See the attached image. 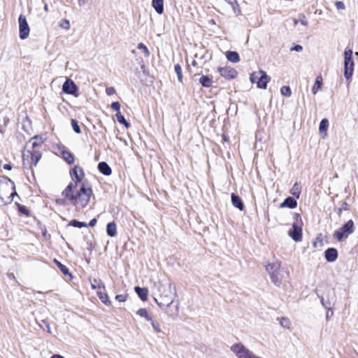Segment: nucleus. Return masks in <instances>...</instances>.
<instances>
[{
	"instance_id": "59",
	"label": "nucleus",
	"mask_w": 358,
	"mask_h": 358,
	"mask_svg": "<svg viewBox=\"0 0 358 358\" xmlns=\"http://www.w3.org/2000/svg\"><path fill=\"white\" fill-rule=\"evenodd\" d=\"M294 217L297 220L299 218L301 219L300 215L299 213H294Z\"/></svg>"
},
{
	"instance_id": "15",
	"label": "nucleus",
	"mask_w": 358,
	"mask_h": 358,
	"mask_svg": "<svg viewBox=\"0 0 358 358\" xmlns=\"http://www.w3.org/2000/svg\"><path fill=\"white\" fill-rule=\"evenodd\" d=\"M297 206V201L294 197H287L280 205V208H295Z\"/></svg>"
},
{
	"instance_id": "56",
	"label": "nucleus",
	"mask_w": 358,
	"mask_h": 358,
	"mask_svg": "<svg viewBox=\"0 0 358 358\" xmlns=\"http://www.w3.org/2000/svg\"><path fill=\"white\" fill-rule=\"evenodd\" d=\"M50 358H65L64 356L59 355V354H55L50 357Z\"/></svg>"
},
{
	"instance_id": "51",
	"label": "nucleus",
	"mask_w": 358,
	"mask_h": 358,
	"mask_svg": "<svg viewBox=\"0 0 358 358\" xmlns=\"http://www.w3.org/2000/svg\"><path fill=\"white\" fill-rule=\"evenodd\" d=\"M66 198L64 197V199H56V203L60 206H64L66 205Z\"/></svg>"
},
{
	"instance_id": "8",
	"label": "nucleus",
	"mask_w": 358,
	"mask_h": 358,
	"mask_svg": "<svg viewBox=\"0 0 358 358\" xmlns=\"http://www.w3.org/2000/svg\"><path fill=\"white\" fill-rule=\"evenodd\" d=\"M19 22V36L22 40L26 39L29 34V27L26 17L21 14L18 18Z\"/></svg>"
},
{
	"instance_id": "35",
	"label": "nucleus",
	"mask_w": 358,
	"mask_h": 358,
	"mask_svg": "<svg viewBox=\"0 0 358 358\" xmlns=\"http://www.w3.org/2000/svg\"><path fill=\"white\" fill-rule=\"evenodd\" d=\"M290 193L296 199H299L301 195V187L296 182L292 188L290 190Z\"/></svg>"
},
{
	"instance_id": "39",
	"label": "nucleus",
	"mask_w": 358,
	"mask_h": 358,
	"mask_svg": "<svg viewBox=\"0 0 358 358\" xmlns=\"http://www.w3.org/2000/svg\"><path fill=\"white\" fill-rule=\"evenodd\" d=\"M280 92L283 96H290L292 95V90L289 86H282L280 89Z\"/></svg>"
},
{
	"instance_id": "43",
	"label": "nucleus",
	"mask_w": 358,
	"mask_h": 358,
	"mask_svg": "<svg viewBox=\"0 0 358 358\" xmlns=\"http://www.w3.org/2000/svg\"><path fill=\"white\" fill-rule=\"evenodd\" d=\"M150 324L156 333H160L162 331V329L160 328L159 324L157 322H155L152 319V321H150Z\"/></svg>"
},
{
	"instance_id": "25",
	"label": "nucleus",
	"mask_w": 358,
	"mask_h": 358,
	"mask_svg": "<svg viewBox=\"0 0 358 358\" xmlns=\"http://www.w3.org/2000/svg\"><path fill=\"white\" fill-rule=\"evenodd\" d=\"M227 59L234 63H236L239 62L240 57L237 52L236 51H228L226 54Z\"/></svg>"
},
{
	"instance_id": "4",
	"label": "nucleus",
	"mask_w": 358,
	"mask_h": 358,
	"mask_svg": "<svg viewBox=\"0 0 358 358\" xmlns=\"http://www.w3.org/2000/svg\"><path fill=\"white\" fill-rule=\"evenodd\" d=\"M280 262L278 261L268 263L266 266V270L269 274L272 282L278 287H280L281 284V278L280 274Z\"/></svg>"
},
{
	"instance_id": "18",
	"label": "nucleus",
	"mask_w": 358,
	"mask_h": 358,
	"mask_svg": "<svg viewBox=\"0 0 358 358\" xmlns=\"http://www.w3.org/2000/svg\"><path fill=\"white\" fill-rule=\"evenodd\" d=\"M99 171L104 176H108L112 173V169L106 162H101L98 164Z\"/></svg>"
},
{
	"instance_id": "60",
	"label": "nucleus",
	"mask_w": 358,
	"mask_h": 358,
	"mask_svg": "<svg viewBox=\"0 0 358 358\" xmlns=\"http://www.w3.org/2000/svg\"><path fill=\"white\" fill-rule=\"evenodd\" d=\"M343 209L341 208H338L337 213L340 215L342 213Z\"/></svg>"
},
{
	"instance_id": "5",
	"label": "nucleus",
	"mask_w": 358,
	"mask_h": 358,
	"mask_svg": "<svg viewBox=\"0 0 358 358\" xmlns=\"http://www.w3.org/2000/svg\"><path fill=\"white\" fill-rule=\"evenodd\" d=\"M353 51L346 48L344 52V76L347 80L351 78L354 71Z\"/></svg>"
},
{
	"instance_id": "41",
	"label": "nucleus",
	"mask_w": 358,
	"mask_h": 358,
	"mask_svg": "<svg viewBox=\"0 0 358 358\" xmlns=\"http://www.w3.org/2000/svg\"><path fill=\"white\" fill-rule=\"evenodd\" d=\"M137 48L138 50H142L143 51L145 57H148L150 55L149 50L148 49L146 45L145 44H143V43H139L137 45Z\"/></svg>"
},
{
	"instance_id": "9",
	"label": "nucleus",
	"mask_w": 358,
	"mask_h": 358,
	"mask_svg": "<svg viewBox=\"0 0 358 358\" xmlns=\"http://www.w3.org/2000/svg\"><path fill=\"white\" fill-rule=\"evenodd\" d=\"M62 91L66 94L73 95L76 97L79 96L78 87L76 83L69 78H67L62 85Z\"/></svg>"
},
{
	"instance_id": "58",
	"label": "nucleus",
	"mask_w": 358,
	"mask_h": 358,
	"mask_svg": "<svg viewBox=\"0 0 358 358\" xmlns=\"http://www.w3.org/2000/svg\"><path fill=\"white\" fill-rule=\"evenodd\" d=\"M86 3V0H78V3L80 6L84 5Z\"/></svg>"
},
{
	"instance_id": "42",
	"label": "nucleus",
	"mask_w": 358,
	"mask_h": 358,
	"mask_svg": "<svg viewBox=\"0 0 358 358\" xmlns=\"http://www.w3.org/2000/svg\"><path fill=\"white\" fill-rule=\"evenodd\" d=\"M280 324L286 329H289L290 321L286 317H282L280 320Z\"/></svg>"
},
{
	"instance_id": "16",
	"label": "nucleus",
	"mask_w": 358,
	"mask_h": 358,
	"mask_svg": "<svg viewBox=\"0 0 358 358\" xmlns=\"http://www.w3.org/2000/svg\"><path fill=\"white\" fill-rule=\"evenodd\" d=\"M155 301L161 309H163L166 306H169L173 302V299L166 296H160L158 299H155Z\"/></svg>"
},
{
	"instance_id": "26",
	"label": "nucleus",
	"mask_w": 358,
	"mask_h": 358,
	"mask_svg": "<svg viewBox=\"0 0 358 358\" xmlns=\"http://www.w3.org/2000/svg\"><path fill=\"white\" fill-rule=\"evenodd\" d=\"M54 262L56 264L57 267L59 268V270L64 275L70 276L71 279L73 278L72 274L69 272V268L65 265L62 264L56 259H54Z\"/></svg>"
},
{
	"instance_id": "7",
	"label": "nucleus",
	"mask_w": 358,
	"mask_h": 358,
	"mask_svg": "<svg viewBox=\"0 0 358 358\" xmlns=\"http://www.w3.org/2000/svg\"><path fill=\"white\" fill-rule=\"evenodd\" d=\"M318 297L320 299V302L322 306L328 310H331V305L334 303L335 299V292L333 289H327V296H320L319 294H317Z\"/></svg>"
},
{
	"instance_id": "1",
	"label": "nucleus",
	"mask_w": 358,
	"mask_h": 358,
	"mask_svg": "<svg viewBox=\"0 0 358 358\" xmlns=\"http://www.w3.org/2000/svg\"><path fill=\"white\" fill-rule=\"evenodd\" d=\"M70 176L75 183L70 182L62 191V195L71 204L85 208L88 204L92 194L91 185L87 180H85L81 183L79 189H77L78 184L82 182L85 176L83 168L79 166H75L71 169Z\"/></svg>"
},
{
	"instance_id": "28",
	"label": "nucleus",
	"mask_w": 358,
	"mask_h": 358,
	"mask_svg": "<svg viewBox=\"0 0 358 358\" xmlns=\"http://www.w3.org/2000/svg\"><path fill=\"white\" fill-rule=\"evenodd\" d=\"M199 81L202 87H210L212 86L213 81L208 76H201Z\"/></svg>"
},
{
	"instance_id": "3",
	"label": "nucleus",
	"mask_w": 358,
	"mask_h": 358,
	"mask_svg": "<svg viewBox=\"0 0 358 358\" xmlns=\"http://www.w3.org/2000/svg\"><path fill=\"white\" fill-rule=\"evenodd\" d=\"M354 230V222L352 220H350L343 224L338 230L334 231V237L337 241L341 242L345 238H347L350 234H352Z\"/></svg>"
},
{
	"instance_id": "48",
	"label": "nucleus",
	"mask_w": 358,
	"mask_h": 358,
	"mask_svg": "<svg viewBox=\"0 0 358 358\" xmlns=\"http://www.w3.org/2000/svg\"><path fill=\"white\" fill-rule=\"evenodd\" d=\"M303 50V47L301 45H294L292 48H291V51L301 52Z\"/></svg>"
},
{
	"instance_id": "50",
	"label": "nucleus",
	"mask_w": 358,
	"mask_h": 358,
	"mask_svg": "<svg viewBox=\"0 0 358 358\" xmlns=\"http://www.w3.org/2000/svg\"><path fill=\"white\" fill-rule=\"evenodd\" d=\"M299 22H301V24H303L304 26L308 25V21L306 20V16L304 15H301L300 16Z\"/></svg>"
},
{
	"instance_id": "14",
	"label": "nucleus",
	"mask_w": 358,
	"mask_h": 358,
	"mask_svg": "<svg viewBox=\"0 0 358 358\" xmlns=\"http://www.w3.org/2000/svg\"><path fill=\"white\" fill-rule=\"evenodd\" d=\"M338 255V251L334 248H329L324 251V258L328 262H335Z\"/></svg>"
},
{
	"instance_id": "31",
	"label": "nucleus",
	"mask_w": 358,
	"mask_h": 358,
	"mask_svg": "<svg viewBox=\"0 0 358 358\" xmlns=\"http://www.w3.org/2000/svg\"><path fill=\"white\" fill-rule=\"evenodd\" d=\"M115 117L117 119V121L121 124H123L126 128H129L130 127L129 122H128L125 117L122 115L120 112H118L115 114Z\"/></svg>"
},
{
	"instance_id": "12",
	"label": "nucleus",
	"mask_w": 358,
	"mask_h": 358,
	"mask_svg": "<svg viewBox=\"0 0 358 358\" xmlns=\"http://www.w3.org/2000/svg\"><path fill=\"white\" fill-rule=\"evenodd\" d=\"M217 71L222 77L228 80L234 79L238 75L236 70L231 67H218Z\"/></svg>"
},
{
	"instance_id": "36",
	"label": "nucleus",
	"mask_w": 358,
	"mask_h": 358,
	"mask_svg": "<svg viewBox=\"0 0 358 358\" xmlns=\"http://www.w3.org/2000/svg\"><path fill=\"white\" fill-rule=\"evenodd\" d=\"M15 206L17 207V210L20 213L29 217L30 215V211L27 209L25 206L21 205L17 202H15Z\"/></svg>"
},
{
	"instance_id": "64",
	"label": "nucleus",
	"mask_w": 358,
	"mask_h": 358,
	"mask_svg": "<svg viewBox=\"0 0 358 358\" xmlns=\"http://www.w3.org/2000/svg\"><path fill=\"white\" fill-rule=\"evenodd\" d=\"M46 234H47L46 230H45L44 231H43V236H45Z\"/></svg>"
},
{
	"instance_id": "20",
	"label": "nucleus",
	"mask_w": 358,
	"mask_h": 358,
	"mask_svg": "<svg viewBox=\"0 0 358 358\" xmlns=\"http://www.w3.org/2000/svg\"><path fill=\"white\" fill-rule=\"evenodd\" d=\"M134 290H135L136 293L137 294L138 296L143 301H145L148 300V290L147 288L136 286V287H135Z\"/></svg>"
},
{
	"instance_id": "61",
	"label": "nucleus",
	"mask_w": 358,
	"mask_h": 358,
	"mask_svg": "<svg viewBox=\"0 0 358 358\" xmlns=\"http://www.w3.org/2000/svg\"><path fill=\"white\" fill-rule=\"evenodd\" d=\"M192 65L193 66H195L196 65V62L195 60H193L192 62Z\"/></svg>"
},
{
	"instance_id": "10",
	"label": "nucleus",
	"mask_w": 358,
	"mask_h": 358,
	"mask_svg": "<svg viewBox=\"0 0 358 358\" xmlns=\"http://www.w3.org/2000/svg\"><path fill=\"white\" fill-rule=\"evenodd\" d=\"M3 178L7 180V182H6L7 187H8V182H10L12 185L13 192L8 196H6V199H4L3 196L1 194H0V201L1 202L2 205H8V204L11 203V202L13 200L14 196L19 197V196L15 191V182L7 176H3Z\"/></svg>"
},
{
	"instance_id": "13",
	"label": "nucleus",
	"mask_w": 358,
	"mask_h": 358,
	"mask_svg": "<svg viewBox=\"0 0 358 358\" xmlns=\"http://www.w3.org/2000/svg\"><path fill=\"white\" fill-rule=\"evenodd\" d=\"M168 316L176 318L178 313V303L172 302L169 306H166L162 309Z\"/></svg>"
},
{
	"instance_id": "53",
	"label": "nucleus",
	"mask_w": 358,
	"mask_h": 358,
	"mask_svg": "<svg viewBox=\"0 0 358 358\" xmlns=\"http://www.w3.org/2000/svg\"><path fill=\"white\" fill-rule=\"evenodd\" d=\"M343 210H348V204L346 201H343L342 203V208Z\"/></svg>"
},
{
	"instance_id": "19",
	"label": "nucleus",
	"mask_w": 358,
	"mask_h": 358,
	"mask_svg": "<svg viewBox=\"0 0 358 358\" xmlns=\"http://www.w3.org/2000/svg\"><path fill=\"white\" fill-rule=\"evenodd\" d=\"M231 203L235 208L239 209L240 210H243L244 209L243 202L238 195L232 193L231 194Z\"/></svg>"
},
{
	"instance_id": "55",
	"label": "nucleus",
	"mask_w": 358,
	"mask_h": 358,
	"mask_svg": "<svg viewBox=\"0 0 358 358\" xmlns=\"http://www.w3.org/2000/svg\"><path fill=\"white\" fill-rule=\"evenodd\" d=\"M43 322L45 324V328H46L48 332L50 334L51 333V329H50V324L48 322H46L45 321H43Z\"/></svg>"
},
{
	"instance_id": "30",
	"label": "nucleus",
	"mask_w": 358,
	"mask_h": 358,
	"mask_svg": "<svg viewBox=\"0 0 358 358\" xmlns=\"http://www.w3.org/2000/svg\"><path fill=\"white\" fill-rule=\"evenodd\" d=\"M136 314L141 317H144L148 321H152V316L148 313L146 308H140L137 310Z\"/></svg>"
},
{
	"instance_id": "37",
	"label": "nucleus",
	"mask_w": 358,
	"mask_h": 358,
	"mask_svg": "<svg viewBox=\"0 0 358 358\" xmlns=\"http://www.w3.org/2000/svg\"><path fill=\"white\" fill-rule=\"evenodd\" d=\"M69 226H72L73 227L77 228H83V227H87V224L85 222L78 221L77 220H72L69 223Z\"/></svg>"
},
{
	"instance_id": "2",
	"label": "nucleus",
	"mask_w": 358,
	"mask_h": 358,
	"mask_svg": "<svg viewBox=\"0 0 358 358\" xmlns=\"http://www.w3.org/2000/svg\"><path fill=\"white\" fill-rule=\"evenodd\" d=\"M271 77L262 70L253 72L250 76V80L252 83H257V88L266 89L267 84L270 81Z\"/></svg>"
},
{
	"instance_id": "23",
	"label": "nucleus",
	"mask_w": 358,
	"mask_h": 358,
	"mask_svg": "<svg viewBox=\"0 0 358 358\" xmlns=\"http://www.w3.org/2000/svg\"><path fill=\"white\" fill-rule=\"evenodd\" d=\"M152 5L158 14H162L164 12V0H152Z\"/></svg>"
},
{
	"instance_id": "27",
	"label": "nucleus",
	"mask_w": 358,
	"mask_h": 358,
	"mask_svg": "<svg viewBox=\"0 0 358 358\" xmlns=\"http://www.w3.org/2000/svg\"><path fill=\"white\" fill-rule=\"evenodd\" d=\"M322 78L319 76L316 78L314 85L312 88V92L313 94H316L319 90L322 89Z\"/></svg>"
},
{
	"instance_id": "54",
	"label": "nucleus",
	"mask_w": 358,
	"mask_h": 358,
	"mask_svg": "<svg viewBox=\"0 0 358 358\" xmlns=\"http://www.w3.org/2000/svg\"><path fill=\"white\" fill-rule=\"evenodd\" d=\"M3 169L10 171L12 169V165L10 164H5L3 165Z\"/></svg>"
},
{
	"instance_id": "38",
	"label": "nucleus",
	"mask_w": 358,
	"mask_h": 358,
	"mask_svg": "<svg viewBox=\"0 0 358 358\" xmlns=\"http://www.w3.org/2000/svg\"><path fill=\"white\" fill-rule=\"evenodd\" d=\"M174 70L177 75L178 80L180 83H182V68L179 64H176L174 66Z\"/></svg>"
},
{
	"instance_id": "63",
	"label": "nucleus",
	"mask_w": 358,
	"mask_h": 358,
	"mask_svg": "<svg viewBox=\"0 0 358 358\" xmlns=\"http://www.w3.org/2000/svg\"><path fill=\"white\" fill-rule=\"evenodd\" d=\"M298 22H299V20H296V19H294V24L295 25H296V24H298Z\"/></svg>"
},
{
	"instance_id": "6",
	"label": "nucleus",
	"mask_w": 358,
	"mask_h": 358,
	"mask_svg": "<svg viewBox=\"0 0 358 358\" xmlns=\"http://www.w3.org/2000/svg\"><path fill=\"white\" fill-rule=\"evenodd\" d=\"M231 350L238 358H262L257 356L241 343H235L231 347Z\"/></svg>"
},
{
	"instance_id": "62",
	"label": "nucleus",
	"mask_w": 358,
	"mask_h": 358,
	"mask_svg": "<svg viewBox=\"0 0 358 358\" xmlns=\"http://www.w3.org/2000/svg\"><path fill=\"white\" fill-rule=\"evenodd\" d=\"M44 10H45V11H48V5H47V4H45V5L44 6Z\"/></svg>"
},
{
	"instance_id": "29",
	"label": "nucleus",
	"mask_w": 358,
	"mask_h": 358,
	"mask_svg": "<svg viewBox=\"0 0 358 358\" xmlns=\"http://www.w3.org/2000/svg\"><path fill=\"white\" fill-rule=\"evenodd\" d=\"M96 294H97V296H99V299L101 300V301L103 303H104L107 306L110 304V301L109 297L106 293L102 292L101 291H98L96 292Z\"/></svg>"
},
{
	"instance_id": "57",
	"label": "nucleus",
	"mask_w": 358,
	"mask_h": 358,
	"mask_svg": "<svg viewBox=\"0 0 358 358\" xmlns=\"http://www.w3.org/2000/svg\"><path fill=\"white\" fill-rule=\"evenodd\" d=\"M327 310V314H326V318L328 320L329 318V316H330L329 312H331V315H333V311H332V310Z\"/></svg>"
},
{
	"instance_id": "21",
	"label": "nucleus",
	"mask_w": 358,
	"mask_h": 358,
	"mask_svg": "<svg viewBox=\"0 0 358 358\" xmlns=\"http://www.w3.org/2000/svg\"><path fill=\"white\" fill-rule=\"evenodd\" d=\"M29 143H31V150H37L38 147L42 145L43 140L42 136L36 135L29 140Z\"/></svg>"
},
{
	"instance_id": "44",
	"label": "nucleus",
	"mask_w": 358,
	"mask_h": 358,
	"mask_svg": "<svg viewBox=\"0 0 358 358\" xmlns=\"http://www.w3.org/2000/svg\"><path fill=\"white\" fill-rule=\"evenodd\" d=\"M111 108L115 111H117V113L118 112H120V103L118 102V101H114L111 103Z\"/></svg>"
},
{
	"instance_id": "17",
	"label": "nucleus",
	"mask_w": 358,
	"mask_h": 358,
	"mask_svg": "<svg viewBox=\"0 0 358 358\" xmlns=\"http://www.w3.org/2000/svg\"><path fill=\"white\" fill-rule=\"evenodd\" d=\"M27 152L29 154L31 157V164L36 166L38 161L41 159L42 154L38 150H27Z\"/></svg>"
},
{
	"instance_id": "52",
	"label": "nucleus",
	"mask_w": 358,
	"mask_h": 358,
	"mask_svg": "<svg viewBox=\"0 0 358 358\" xmlns=\"http://www.w3.org/2000/svg\"><path fill=\"white\" fill-rule=\"evenodd\" d=\"M96 222H97L96 219V218H93L87 224V227L89 226V227H94L96 225Z\"/></svg>"
},
{
	"instance_id": "22",
	"label": "nucleus",
	"mask_w": 358,
	"mask_h": 358,
	"mask_svg": "<svg viewBox=\"0 0 358 358\" xmlns=\"http://www.w3.org/2000/svg\"><path fill=\"white\" fill-rule=\"evenodd\" d=\"M106 234L110 237H115L117 234V226L114 221L107 224Z\"/></svg>"
},
{
	"instance_id": "49",
	"label": "nucleus",
	"mask_w": 358,
	"mask_h": 358,
	"mask_svg": "<svg viewBox=\"0 0 358 358\" xmlns=\"http://www.w3.org/2000/svg\"><path fill=\"white\" fill-rule=\"evenodd\" d=\"M61 27L65 29H69L70 27V23L68 20H64L63 22L61 24Z\"/></svg>"
},
{
	"instance_id": "34",
	"label": "nucleus",
	"mask_w": 358,
	"mask_h": 358,
	"mask_svg": "<svg viewBox=\"0 0 358 358\" xmlns=\"http://www.w3.org/2000/svg\"><path fill=\"white\" fill-rule=\"evenodd\" d=\"M91 287L93 289H96V288L105 289V285L99 279H94L92 281H91Z\"/></svg>"
},
{
	"instance_id": "47",
	"label": "nucleus",
	"mask_w": 358,
	"mask_h": 358,
	"mask_svg": "<svg viewBox=\"0 0 358 358\" xmlns=\"http://www.w3.org/2000/svg\"><path fill=\"white\" fill-rule=\"evenodd\" d=\"M107 95L110 96L115 93V90L113 87H109L106 89Z\"/></svg>"
},
{
	"instance_id": "32",
	"label": "nucleus",
	"mask_w": 358,
	"mask_h": 358,
	"mask_svg": "<svg viewBox=\"0 0 358 358\" xmlns=\"http://www.w3.org/2000/svg\"><path fill=\"white\" fill-rule=\"evenodd\" d=\"M329 127V120L327 118H324L321 120L319 126V131L320 133H327Z\"/></svg>"
},
{
	"instance_id": "24",
	"label": "nucleus",
	"mask_w": 358,
	"mask_h": 358,
	"mask_svg": "<svg viewBox=\"0 0 358 358\" xmlns=\"http://www.w3.org/2000/svg\"><path fill=\"white\" fill-rule=\"evenodd\" d=\"M62 157L66 161V162L69 164H72L75 162V157L74 155L68 150H63L62 152Z\"/></svg>"
},
{
	"instance_id": "11",
	"label": "nucleus",
	"mask_w": 358,
	"mask_h": 358,
	"mask_svg": "<svg viewBox=\"0 0 358 358\" xmlns=\"http://www.w3.org/2000/svg\"><path fill=\"white\" fill-rule=\"evenodd\" d=\"M289 236L296 242L302 239V228L297 223L292 224V229L288 231Z\"/></svg>"
},
{
	"instance_id": "33",
	"label": "nucleus",
	"mask_w": 358,
	"mask_h": 358,
	"mask_svg": "<svg viewBox=\"0 0 358 358\" xmlns=\"http://www.w3.org/2000/svg\"><path fill=\"white\" fill-rule=\"evenodd\" d=\"M31 122L30 120V119L26 116L23 120H22V129L26 131V132H29V130L31 129Z\"/></svg>"
},
{
	"instance_id": "40",
	"label": "nucleus",
	"mask_w": 358,
	"mask_h": 358,
	"mask_svg": "<svg viewBox=\"0 0 358 358\" xmlns=\"http://www.w3.org/2000/svg\"><path fill=\"white\" fill-rule=\"evenodd\" d=\"M71 126H72V128H73V131L76 134H80L81 133V129H80V126L78 124V122L76 120H75V119H71Z\"/></svg>"
},
{
	"instance_id": "45",
	"label": "nucleus",
	"mask_w": 358,
	"mask_h": 358,
	"mask_svg": "<svg viewBox=\"0 0 358 358\" xmlns=\"http://www.w3.org/2000/svg\"><path fill=\"white\" fill-rule=\"evenodd\" d=\"M115 299L120 302H124L127 300V295L117 294L115 296Z\"/></svg>"
},
{
	"instance_id": "46",
	"label": "nucleus",
	"mask_w": 358,
	"mask_h": 358,
	"mask_svg": "<svg viewBox=\"0 0 358 358\" xmlns=\"http://www.w3.org/2000/svg\"><path fill=\"white\" fill-rule=\"evenodd\" d=\"M335 6L338 10H343L345 8L344 3L340 1H336Z\"/></svg>"
}]
</instances>
